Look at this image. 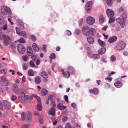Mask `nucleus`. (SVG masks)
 Returning a JSON list of instances; mask_svg holds the SVG:
<instances>
[{"label":"nucleus","mask_w":128,"mask_h":128,"mask_svg":"<svg viewBox=\"0 0 128 128\" xmlns=\"http://www.w3.org/2000/svg\"><path fill=\"white\" fill-rule=\"evenodd\" d=\"M0 38L3 40V44L6 46L8 45L11 43V39L6 34H3L2 33H0Z\"/></svg>","instance_id":"obj_1"},{"label":"nucleus","mask_w":128,"mask_h":128,"mask_svg":"<svg viewBox=\"0 0 128 128\" xmlns=\"http://www.w3.org/2000/svg\"><path fill=\"white\" fill-rule=\"evenodd\" d=\"M122 19L120 18H117L116 20L118 23H119L121 28H123L125 25L126 20L127 17V14L126 13H124L122 14L121 16Z\"/></svg>","instance_id":"obj_2"},{"label":"nucleus","mask_w":128,"mask_h":128,"mask_svg":"<svg viewBox=\"0 0 128 128\" xmlns=\"http://www.w3.org/2000/svg\"><path fill=\"white\" fill-rule=\"evenodd\" d=\"M1 11L2 14L4 15L7 14L10 15L12 14V12L8 6H2Z\"/></svg>","instance_id":"obj_3"},{"label":"nucleus","mask_w":128,"mask_h":128,"mask_svg":"<svg viewBox=\"0 0 128 128\" xmlns=\"http://www.w3.org/2000/svg\"><path fill=\"white\" fill-rule=\"evenodd\" d=\"M83 34L85 36H88L90 33V30L87 26H84L82 29Z\"/></svg>","instance_id":"obj_4"},{"label":"nucleus","mask_w":128,"mask_h":128,"mask_svg":"<svg viewBox=\"0 0 128 128\" xmlns=\"http://www.w3.org/2000/svg\"><path fill=\"white\" fill-rule=\"evenodd\" d=\"M18 50L20 54H23L26 51L25 47L24 46L21 44L18 45Z\"/></svg>","instance_id":"obj_5"},{"label":"nucleus","mask_w":128,"mask_h":128,"mask_svg":"<svg viewBox=\"0 0 128 128\" xmlns=\"http://www.w3.org/2000/svg\"><path fill=\"white\" fill-rule=\"evenodd\" d=\"M125 46V43L123 42H118L117 44L116 48L117 50H121L124 48Z\"/></svg>","instance_id":"obj_6"},{"label":"nucleus","mask_w":128,"mask_h":128,"mask_svg":"<svg viewBox=\"0 0 128 128\" xmlns=\"http://www.w3.org/2000/svg\"><path fill=\"white\" fill-rule=\"evenodd\" d=\"M92 3V1H89L86 6V10L88 13H90L91 11Z\"/></svg>","instance_id":"obj_7"},{"label":"nucleus","mask_w":128,"mask_h":128,"mask_svg":"<svg viewBox=\"0 0 128 128\" xmlns=\"http://www.w3.org/2000/svg\"><path fill=\"white\" fill-rule=\"evenodd\" d=\"M3 103L4 108L7 110H9L11 108V104L10 103L6 100L3 101Z\"/></svg>","instance_id":"obj_8"},{"label":"nucleus","mask_w":128,"mask_h":128,"mask_svg":"<svg viewBox=\"0 0 128 128\" xmlns=\"http://www.w3.org/2000/svg\"><path fill=\"white\" fill-rule=\"evenodd\" d=\"M94 22V19L91 16L88 17L86 18V22L87 23L90 25L93 24Z\"/></svg>","instance_id":"obj_9"},{"label":"nucleus","mask_w":128,"mask_h":128,"mask_svg":"<svg viewBox=\"0 0 128 128\" xmlns=\"http://www.w3.org/2000/svg\"><path fill=\"white\" fill-rule=\"evenodd\" d=\"M3 76L1 77V81L0 82L1 84L3 86H6L8 85L9 82L5 78H3Z\"/></svg>","instance_id":"obj_10"},{"label":"nucleus","mask_w":128,"mask_h":128,"mask_svg":"<svg viewBox=\"0 0 128 128\" xmlns=\"http://www.w3.org/2000/svg\"><path fill=\"white\" fill-rule=\"evenodd\" d=\"M107 15L109 18H112L114 15V12L113 11L110 9H108L106 11Z\"/></svg>","instance_id":"obj_11"},{"label":"nucleus","mask_w":128,"mask_h":128,"mask_svg":"<svg viewBox=\"0 0 128 128\" xmlns=\"http://www.w3.org/2000/svg\"><path fill=\"white\" fill-rule=\"evenodd\" d=\"M37 100L38 101V104L36 106V108L38 111H40L42 110V102L40 98H37Z\"/></svg>","instance_id":"obj_12"},{"label":"nucleus","mask_w":128,"mask_h":128,"mask_svg":"<svg viewBox=\"0 0 128 128\" xmlns=\"http://www.w3.org/2000/svg\"><path fill=\"white\" fill-rule=\"evenodd\" d=\"M16 30L17 33L20 36H24L26 35V33L25 32L22 33L21 30L18 28L16 27Z\"/></svg>","instance_id":"obj_13"},{"label":"nucleus","mask_w":128,"mask_h":128,"mask_svg":"<svg viewBox=\"0 0 128 128\" xmlns=\"http://www.w3.org/2000/svg\"><path fill=\"white\" fill-rule=\"evenodd\" d=\"M67 70L69 73L70 72L72 74H75L74 70L72 66H68Z\"/></svg>","instance_id":"obj_14"},{"label":"nucleus","mask_w":128,"mask_h":128,"mask_svg":"<svg viewBox=\"0 0 128 128\" xmlns=\"http://www.w3.org/2000/svg\"><path fill=\"white\" fill-rule=\"evenodd\" d=\"M27 115V121L28 122L31 121L32 120V116L30 112H27L26 113Z\"/></svg>","instance_id":"obj_15"},{"label":"nucleus","mask_w":128,"mask_h":128,"mask_svg":"<svg viewBox=\"0 0 128 128\" xmlns=\"http://www.w3.org/2000/svg\"><path fill=\"white\" fill-rule=\"evenodd\" d=\"M48 114L52 116H54L55 115V110L54 107L51 108L50 110L48 112Z\"/></svg>","instance_id":"obj_16"},{"label":"nucleus","mask_w":128,"mask_h":128,"mask_svg":"<svg viewBox=\"0 0 128 128\" xmlns=\"http://www.w3.org/2000/svg\"><path fill=\"white\" fill-rule=\"evenodd\" d=\"M116 88H120L122 86V83L120 81H118L115 82L114 84Z\"/></svg>","instance_id":"obj_17"},{"label":"nucleus","mask_w":128,"mask_h":128,"mask_svg":"<svg viewBox=\"0 0 128 128\" xmlns=\"http://www.w3.org/2000/svg\"><path fill=\"white\" fill-rule=\"evenodd\" d=\"M28 54L30 56H32L33 54V51L32 48L29 46L28 47Z\"/></svg>","instance_id":"obj_18"},{"label":"nucleus","mask_w":128,"mask_h":128,"mask_svg":"<svg viewBox=\"0 0 128 128\" xmlns=\"http://www.w3.org/2000/svg\"><path fill=\"white\" fill-rule=\"evenodd\" d=\"M40 75L42 77L45 78H47L48 77V75L47 73L44 71L41 72Z\"/></svg>","instance_id":"obj_19"},{"label":"nucleus","mask_w":128,"mask_h":128,"mask_svg":"<svg viewBox=\"0 0 128 128\" xmlns=\"http://www.w3.org/2000/svg\"><path fill=\"white\" fill-rule=\"evenodd\" d=\"M12 89L13 91L16 93L18 92V86L16 84H15L13 85Z\"/></svg>","instance_id":"obj_20"},{"label":"nucleus","mask_w":128,"mask_h":128,"mask_svg":"<svg viewBox=\"0 0 128 128\" xmlns=\"http://www.w3.org/2000/svg\"><path fill=\"white\" fill-rule=\"evenodd\" d=\"M116 36H114L108 39V42L110 43H112L114 42L117 39Z\"/></svg>","instance_id":"obj_21"},{"label":"nucleus","mask_w":128,"mask_h":128,"mask_svg":"<svg viewBox=\"0 0 128 128\" xmlns=\"http://www.w3.org/2000/svg\"><path fill=\"white\" fill-rule=\"evenodd\" d=\"M48 92L47 90L44 88L42 89L41 92V94L43 96L46 95L48 94Z\"/></svg>","instance_id":"obj_22"},{"label":"nucleus","mask_w":128,"mask_h":128,"mask_svg":"<svg viewBox=\"0 0 128 128\" xmlns=\"http://www.w3.org/2000/svg\"><path fill=\"white\" fill-rule=\"evenodd\" d=\"M62 74L64 75V77L67 78H69L70 76L69 72L68 71L62 72Z\"/></svg>","instance_id":"obj_23"},{"label":"nucleus","mask_w":128,"mask_h":128,"mask_svg":"<svg viewBox=\"0 0 128 128\" xmlns=\"http://www.w3.org/2000/svg\"><path fill=\"white\" fill-rule=\"evenodd\" d=\"M32 47L35 52H38L39 50V48L37 45L35 43H34L32 44Z\"/></svg>","instance_id":"obj_24"},{"label":"nucleus","mask_w":128,"mask_h":128,"mask_svg":"<svg viewBox=\"0 0 128 128\" xmlns=\"http://www.w3.org/2000/svg\"><path fill=\"white\" fill-rule=\"evenodd\" d=\"M87 40L88 42L90 44H92L94 42V39L91 36H88L87 38Z\"/></svg>","instance_id":"obj_25"},{"label":"nucleus","mask_w":128,"mask_h":128,"mask_svg":"<svg viewBox=\"0 0 128 128\" xmlns=\"http://www.w3.org/2000/svg\"><path fill=\"white\" fill-rule=\"evenodd\" d=\"M41 81V79L40 77L37 76L35 78V82L36 84H39L40 83Z\"/></svg>","instance_id":"obj_26"},{"label":"nucleus","mask_w":128,"mask_h":128,"mask_svg":"<svg viewBox=\"0 0 128 128\" xmlns=\"http://www.w3.org/2000/svg\"><path fill=\"white\" fill-rule=\"evenodd\" d=\"M106 50V48H102L99 50L98 53L100 54H102L105 53Z\"/></svg>","instance_id":"obj_27"},{"label":"nucleus","mask_w":128,"mask_h":128,"mask_svg":"<svg viewBox=\"0 0 128 128\" xmlns=\"http://www.w3.org/2000/svg\"><path fill=\"white\" fill-rule=\"evenodd\" d=\"M105 19L102 15H100L99 16V21L100 23H103Z\"/></svg>","instance_id":"obj_28"},{"label":"nucleus","mask_w":128,"mask_h":128,"mask_svg":"<svg viewBox=\"0 0 128 128\" xmlns=\"http://www.w3.org/2000/svg\"><path fill=\"white\" fill-rule=\"evenodd\" d=\"M90 92H92V93L94 94H97L98 92V90L97 88H94L93 90H89Z\"/></svg>","instance_id":"obj_29"},{"label":"nucleus","mask_w":128,"mask_h":128,"mask_svg":"<svg viewBox=\"0 0 128 128\" xmlns=\"http://www.w3.org/2000/svg\"><path fill=\"white\" fill-rule=\"evenodd\" d=\"M58 108L61 110H64L66 108V107L63 106L61 104H58L57 106Z\"/></svg>","instance_id":"obj_30"},{"label":"nucleus","mask_w":128,"mask_h":128,"mask_svg":"<svg viewBox=\"0 0 128 128\" xmlns=\"http://www.w3.org/2000/svg\"><path fill=\"white\" fill-rule=\"evenodd\" d=\"M10 47L12 50H14L16 49V46L14 43L12 42L10 44Z\"/></svg>","instance_id":"obj_31"},{"label":"nucleus","mask_w":128,"mask_h":128,"mask_svg":"<svg viewBox=\"0 0 128 128\" xmlns=\"http://www.w3.org/2000/svg\"><path fill=\"white\" fill-rule=\"evenodd\" d=\"M98 42L102 46L104 47L105 46V43L104 42L101 40L100 39H99L98 40Z\"/></svg>","instance_id":"obj_32"},{"label":"nucleus","mask_w":128,"mask_h":128,"mask_svg":"<svg viewBox=\"0 0 128 128\" xmlns=\"http://www.w3.org/2000/svg\"><path fill=\"white\" fill-rule=\"evenodd\" d=\"M92 57L93 58L95 59H98L100 58V56L98 54H95L92 55Z\"/></svg>","instance_id":"obj_33"},{"label":"nucleus","mask_w":128,"mask_h":128,"mask_svg":"<svg viewBox=\"0 0 128 128\" xmlns=\"http://www.w3.org/2000/svg\"><path fill=\"white\" fill-rule=\"evenodd\" d=\"M28 74L30 76H34V75L33 71L32 69L28 71Z\"/></svg>","instance_id":"obj_34"},{"label":"nucleus","mask_w":128,"mask_h":128,"mask_svg":"<svg viewBox=\"0 0 128 128\" xmlns=\"http://www.w3.org/2000/svg\"><path fill=\"white\" fill-rule=\"evenodd\" d=\"M18 42L21 43H25L26 42V41L24 39L22 38H20L18 40Z\"/></svg>","instance_id":"obj_35"},{"label":"nucleus","mask_w":128,"mask_h":128,"mask_svg":"<svg viewBox=\"0 0 128 128\" xmlns=\"http://www.w3.org/2000/svg\"><path fill=\"white\" fill-rule=\"evenodd\" d=\"M85 47L87 50H90L91 48V47L90 45L88 43L85 44Z\"/></svg>","instance_id":"obj_36"},{"label":"nucleus","mask_w":128,"mask_h":128,"mask_svg":"<svg viewBox=\"0 0 128 128\" xmlns=\"http://www.w3.org/2000/svg\"><path fill=\"white\" fill-rule=\"evenodd\" d=\"M28 56L27 55H24L22 56V59L24 61L26 62L28 59Z\"/></svg>","instance_id":"obj_37"},{"label":"nucleus","mask_w":128,"mask_h":128,"mask_svg":"<svg viewBox=\"0 0 128 128\" xmlns=\"http://www.w3.org/2000/svg\"><path fill=\"white\" fill-rule=\"evenodd\" d=\"M0 24H3L4 22V20L3 16L0 15Z\"/></svg>","instance_id":"obj_38"},{"label":"nucleus","mask_w":128,"mask_h":128,"mask_svg":"<svg viewBox=\"0 0 128 128\" xmlns=\"http://www.w3.org/2000/svg\"><path fill=\"white\" fill-rule=\"evenodd\" d=\"M30 38L34 42L36 40V37L33 35H31L30 36Z\"/></svg>","instance_id":"obj_39"},{"label":"nucleus","mask_w":128,"mask_h":128,"mask_svg":"<svg viewBox=\"0 0 128 128\" xmlns=\"http://www.w3.org/2000/svg\"><path fill=\"white\" fill-rule=\"evenodd\" d=\"M18 99L22 103H23L24 102V100H23V97L22 96H19L18 98Z\"/></svg>","instance_id":"obj_40"},{"label":"nucleus","mask_w":128,"mask_h":128,"mask_svg":"<svg viewBox=\"0 0 128 128\" xmlns=\"http://www.w3.org/2000/svg\"><path fill=\"white\" fill-rule=\"evenodd\" d=\"M106 3L109 6H111L112 4V0H107Z\"/></svg>","instance_id":"obj_41"},{"label":"nucleus","mask_w":128,"mask_h":128,"mask_svg":"<svg viewBox=\"0 0 128 128\" xmlns=\"http://www.w3.org/2000/svg\"><path fill=\"white\" fill-rule=\"evenodd\" d=\"M30 66L32 67H35V65L34 63L33 60H30Z\"/></svg>","instance_id":"obj_42"},{"label":"nucleus","mask_w":128,"mask_h":128,"mask_svg":"<svg viewBox=\"0 0 128 128\" xmlns=\"http://www.w3.org/2000/svg\"><path fill=\"white\" fill-rule=\"evenodd\" d=\"M30 126V124H28L22 125V128H29Z\"/></svg>","instance_id":"obj_43"},{"label":"nucleus","mask_w":128,"mask_h":128,"mask_svg":"<svg viewBox=\"0 0 128 128\" xmlns=\"http://www.w3.org/2000/svg\"><path fill=\"white\" fill-rule=\"evenodd\" d=\"M110 18L109 19V20L108 22L109 23H112L115 20V19L114 18H112V17Z\"/></svg>","instance_id":"obj_44"},{"label":"nucleus","mask_w":128,"mask_h":128,"mask_svg":"<svg viewBox=\"0 0 128 128\" xmlns=\"http://www.w3.org/2000/svg\"><path fill=\"white\" fill-rule=\"evenodd\" d=\"M19 90L20 92V94H24L26 92V91L23 89H20Z\"/></svg>","instance_id":"obj_45"},{"label":"nucleus","mask_w":128,"mask_h":128,"mask_svg":"<svg viewBox=\"0 0 128 128\" xmlns=\"http://www.w3.org/2000/svg\"><path fill=\"white\" fill-rule=\"evenodd\" d=\"M21 116L22 118V120H25L26 118L24 116V112L22 113L21 114Z\"/></svg>","instance_id":"obj_46"},{"label":"nucleus","mask_w":128,"mask_h":128,"mask_svg":"<svg viewBox=\"0 0 128 128\" xmlns=\"http://www.w3.org/2000/svg\"><path fill=\"white\" fill-rule=\"evenodd\" d=\"M65 128H72V127L70 124L67 123L66 124Z\"/></svg>","instance_id":"obj_47"},{"label":"nucleus","mask_w":128,"mask_h":128,"mask_svg":"<svg viewBox=\"0 0 128 128\" xmlns=\"http://www.w3.org/2000/svg\"><path fill=\"white\" fill-rule=\"evenodd\" d=\"M50 56L52 58L54 59L56 58L55 54L54 53L51 54Z\"/></svg>","instance_id":"obj_48"},{"label":"nucleus","mask_w":128,"mask_h":128,"mask_svg":"<svg viewBox=\"0 0 128 128\" xmlns=\"http://www.w3.org/2000/svg\"><path fill=\"white\" fill-rule=\"evenodd\" d=\"M23 69L24 70H26L28 68V66L26 64H24L22 65Z\"/></svg>","instance_id":"obj_49"},{"label":"nucleus","mask_w":128,"mask_h":128,"mask_svg":"<svg viewBox=\"0 0 128 128\" xmlns=\"http://www.w3.org/2000/svg\"><path fill=\"white\" fill-rule=\"evenodd\" d=\"M32 59L34 61H36V56L35 55H33L32 56Z\"/></svg>","instance_id":"obj_50"},{"label":"nucleus","mask_w":128,"mask_h":128,"mask_svg":"<svg viewBox=\"0 0 128 128\" xmlns=\"http://www.w3.org/2000/svg\"><path fill=\"white\" fill-rule=\"evenodd\" d=\"M39 122H40L41 124H42L43 123L44 121L43 120V117L42 116H41L40 118Z\"/></svg>","instance_id":"obj_51"},{"label":"nucleus","mask_w":128,"mask_h":128,"mask_svg":"<svg viewBox=\"0 0 128 128\" xmlns=\"http://www.w3.org/2000/svg\"><path fill=\"white\" fill-rule=\"evenodd\" d=\"M17 98V97L13 95L12 96L11 100L12 101H15Z\"/></svg>","instance_id":"obj_52"},{"label":"nucleus","mask_w":128,"mask_h":128,"mask_svg":"<svg viewBox=\"0 0 128 128\" xmlns=\"http://www.w3.org/2000/svg\"><path fill=\"white\" fill-rule=\"evenodd\" d=\"M20 27L21 28H24V26L23 23L21 22L19 24Z\"/></svg>","instance_id":"obj_53"},{"label":"nucleus","mask_w":128,"mask_h":128,"mask_svg":"<svg viewBox=\"0 0 128 128\" xmlns=\"http://www.w3.org/2000/svg\"><path fill=\"white\" fill-rule=\"evenodd\" d=\"M43 47L42 48V50L44 52H46V46L44 45H43Z\"/></svg>","instance_id":"obj_54"},{"label":"nucleus","mask_w":128,"mask_h":128,"mask_svg":"<svg viewBox=\"0 0 128 128\" xmlns=\"http://www.w3.org/2000/svg\"><path fill=\"white\" fill-rule=\"evenodd\" d=\"M51 106L53 107H55L56 106V104L55 102L53 101L51 102Z\"/></svg>","instance_id":"obj_55"},{"label":"nucleus","mask_w":128,"mask_h":128,"mask_svg":"<svg viewBox=\"0 0 128 128\" xmlns=\"http://www.w3.org/2000/svg\"><path fill=\"white\" fill-rule=\"evenodd\" d=\"M68 119V117L66 116H64L62 119L63 122H64L66 121Z\"/></svg>","instance_id":"obj_56"},{"label":"nucleus","mask_w":128,"mask_h":128,"mask_svg":"<svg viewBox=\"0 0 128 128\" xmlns=\"http://www.w3.org/2000/svg\"><path fill=\"white\" fill-rule=\"evenodd\" d=\"M64 99L67 102H68V97L66 95L64 96Z\"/></svg>","instance_id":"obj_57"},{"label":"nucleus","mask_w":128,"mask_h":128,"mask_svg":"<svg viewBox=\"0 0 128 128\" xmlns=\"http://www.w3.org/2000/svg\"><path fill=\"white\" fill-rule=\"evenodd\" d=\"M81 32V31L80 29H78L76 30V34H78Z\"/></svg>","instance_id":"obj_58"},{"label":"nucleus","mask_w":128,"mask_h":128,"mask_svg":"<svg viewBox=\"0 0 128 128\" xmlns=\"http://www.w3.org/2000/svg\"><path fill=\"white\" fill-rule=\"evenodd\" d=\"M115 60V57L114 56H111L110 60L112 62L114 61Z\"/></svg>","instance_id":"obj_59"},{"label":"nucleus","mask_w":128,"mask_h":128,"mask_svg":"<svg viewBox=\"0 0 128 128\" xmlns=\"http://www.w3.org/2000/svg\"><path fill=\"white\" fill-rule=\"evenodd\" d=\"M66 33L68 36H70L72 34V33L71 32L68 30H66Z\"/></svg>","instance_id":"obj_60"},{"label":"nucleus","mask_w":128,"mask_h":128,"mask_svg":"<svg viewBox=\"0 0 128 128\" xmlns=\"http://www.w3.org/2000/svg\"><path fill=\"white\" fill-rule=\"evenodd\" d=\"M90 30V32L91 31L92 33V34H94L95 33L96 31H95V30L94 28H92Z\"/></svg>","instance_id":"obj_61"},{"label":"nucleus","mask_w":128,"mask_h":128,"mask_svg":"<svg viewBox=\"0 0 128 128\" xmlns=\"http://www.w3.org/2000/svg\"><path fill=\"white\" fill-rule=\"evenodd\" d=\"M72 106L74 108H76V105L74 103H72L71 104Z\"/></svg>","instance_id":"obj_62"},{"label":"nucleus","mask_w":128,"mask_h":128,"mask_svg":"<svg viewBox=\"0 0 128 128\" xmlns=\"http://www.w3.org/2000/svg\"><path fill=\"white\" fill-rule=\"evenodd\" d=\"M53 96L52 95H49L48 97V99L49 100H51Z\"/></svg>","instance_id":"obj_63"},{"label":"nucleus","mask_w":128,"mask_h":128,"mask_svg":"<svg viewBox=\"0 0 128 128\" xmlns=\"http://www.w3.org/2000/svg\"><path fill=\"white\" fill-rule=\"evenodd\" d=\"M105 87L107 88H109L110 87V86L109 84L107 83L105 85Z\"/></svg>","instance_id":"obj_64"}]
</instances>
